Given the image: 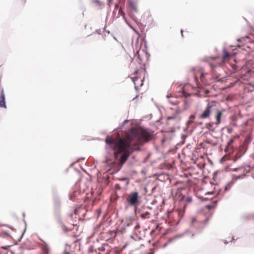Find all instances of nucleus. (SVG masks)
Returning <instances> with one entry per match:
<instances>
[{
	"instance_id": "1a4fd4ad",
	"label": "nucleus",
	"mask_w": 254,
	"mask_h": 254,
	"mask_svg": "<svg viewBox=\"0 0 254 254\" xmlns=\"http://www.w3.org/2000/svg\"><path fill=\"white\" fill-rule=\"evenodd\" d=\"M222 114H223L222 111L221 110H217L216 114L215 115V118L216 120L215 123H216V124L218 125V126L221 122V118L222 116Z\"/></svg>"
},
{
	"instance_id": "39448f33",
	"label": "nucleus",
	"mask_w": 254,
	"mask_h": 254,
	"mask_svg": "<svg viewBox=\"0 0 254 254\" xmlns=\"http://www.w3.org/2000/svg\"><path fill=\"white\" fill-rule=\"evenodd\" d=\"M238 42V46L239 47L246 46L247 48L251 49L254 43L252 42L251 39L249 36L242 37L241 38L237 40Z\"/></svg>"
},
{
	"instance_id": "f3484780",
	"label": "nucleus",
	"mask_w": 254,
	"mask_h": 254,
	"mask_svg": "<svg viewBox=\"0 0 254 254\" xmlns=\"http://www.w3.org/2000/svg\"><path fill=\"white\" fill-rule=\"evenodd\" d=\"M42 254H49V250L47 247H44L43 248Z\"/></svg>"
},
{
	"instance_id": "9b49d317",
	"label": "nucleus",
	"mask_w": 254,
	"mask_h": 254,
	"mask_svg": "<svg viewBox=\"0 0 254 254\" xmlns=\"http://www.w3.org/2000/svg\"><path fill=\"white\" fill-rule=\"evenodd\" d=\"M167 98L169 102L172 105H177L179 103V102L177 98L173 97L171 94L168 95Z\"/></svg>"
},
{
	"instance_id": "5701e85b",
	"label": "nucleus",
	"mask_w": 254,
	"mask_h": 254,
	"mask_svg": "<svg viewBox=\"0 0 254 254\" xmlns=\"http://www.w3.org/2000/svg\"><path fill=\"white\" fill-rule=\"evenodd\" d=\"M119 12H121V14H122L123 16H125V13H124V12H123V11H121V8H120V10H119Z\"/></svg>"
},
{
	"instance_id": "a211bd4d",
	"label": "nucleus",
	"mask_w": 254,
	"mask_h": 254,
	"mask_svg": "<svg viewBox=\"0 0 254 254\" xmlns=\"http://www.w3.org/2000/svg\"><path fill=\"white\" fill-rule=\"evenodd\" d=\"M134 223L135 224V225L134 226V229L135 230H137L140 228V225L135 220V222H134Z\"/></svg>"
},
{
	"instance_id": "6ab92c4d",
	"label": "nucleus",
	"mask_w": 254,
	"mask_h": 254,
	"mask_svg": "<svg viewBox=\"0 0 254 254\" xmlns=\"http://www.w3.org/2000/svg\"><path fill=\"white\" fill-rule=\"evenodd\" d=\"M186 201L188 203H190L192 201V198L190 196H188L186 199Z\"/></svg>"
},
{
	"instance_id": "f8f14e48",
	"label": "nucleus",
	"mask_w": 254,
	"mask_h": 254,
	"mask_svg": "<svg viewBox=\"0 0 254 254\" xmlns=\"http://www.w3.org/2000/svg\"><path fill=\"white\" fill-rule=\"evenodd\" d=\"M135 220L134 217L129 216L126 218L125 223L127 227H129L132 225L134 223V222H135Z\"/></svg>"
},
{
	"instance_id": "7ed1b4c3",
	"label": "nucleus",
	"mask_w": 254,
	"mask_h": 254,
	"mask_svg": "<svg viewBox=\"0 0 254 254\" xmlns=\"http://www.w3.org/2000/svg\"><path fill=\"white\" fill-rule=\"evenodd\" d=\"M140 196L137 191H131L128 193L126 198L127 204L129 206L137 207L140 203Z\"/></svg>"
},
{
	"instance_id": "ddd939ff",
	"label": "nucleus",
	"mask_w": 254,
	"mask_h": 254,
	"mask_svg": "<svg viewBox=\"0 0 254 254\" xmlns=\"http://www.w3.org/2000/svg\"><path fill=\"white\" fill-rule=\"evenodd\" d=\"M108 235L109 236H108V238L106 240L107 241H108L110 239L115 238L117 235V232L115 230L110 231L108 232Z\"/></svg>"
},
{
	"instance_id": "423d86ee",
	"label": "nucleus",
	"mask_w": 254,
	"mask_h": 254,
	"mask_svg": "<svg viewBox=\"0 0 254 254\" xmlns=\"http://www.w3.org/2000/svg\"><path fill=\"white\" fill-rule=\"evenodd\" d=\"M190 224L198 229L202 228L206 224L205 222L199 221L195 217L190 219Z\"/></svg>"
},
{
	"instance_id": "c85d7f7f",
	"label": "nucleus",
	"mask_w": 254,
	"mask_h": 254,
	"mask_svg": "<svg viewBox=\"0 0 254 254\" xmlns=\"http://www.w3.org/2000/svg\"><path fill=\"white\" fill-rule=\"evenodd\" d=\"M135 73H137V70H136V71H135Z\"/></svg>"
},
{
	"instance_id": "dca6fc26",
	"label": "nucleus",
	"mask_w": 254,
	"mask_h": 254,
	"mask_svg": "<svg viewBox=\"0 0 254 254\" xmlns=\"http://www.w3.org/2000/svg\"><path fill=\"white\" fill-rule=\"evenodd\" d=\"M70 246L68 245H66L65 246V252L64 254H71L68 252L69 250Z\"/></svg>"
},
{
	"instance_id": "4be33fe9",
	"label": "nucleus",
	"mask_w": 254,
	"mask_h": 254,
	"mask_svg": "<svg viewBox=\"0 0 254 254\" xmlns=\"http://www.w3.org/2000/svg\"><path fill=\"white\" fill-rule=\"evenodd\" d=\"M236 120H237V117L236 116H234L232 117V122L236 121Z\"/></svg>"
},
{
	"instance_id": "0eeeda50",
	"label": "nucleus",
	"mask_w": 254,
	"mask_h": 254,
	"mask_svg": "<svg viewBox=\"0 0 254 254\" xmlns=\"http://www.w3.org/2000/svg\"><path fill=\"white\" fill-rule=\"evenodd\" d=\"M144 78V77L142 78H139L137 76L133 77V82L134 83L135 88L137 90L139 89V88L143 85Z\"/></svg>"
},
{
	"instance_id": "b1692460",
	"label": "nucleus",
	"mask_w": 254,
	"mask_h": 254,
	"mask_svg": "<svg viewBox=\"0 0 254 254\" xmlns=\"http://www.w3.org/2000/svg\"><path fill=\"white\" fill-rule=\"evenodd\" d=\"M195 118V116L193 115H192L190 116V119H193Z\"/></svg>"
},
{
	"instance_id": "4468645a",
	"label": "nucleus",
	"mask_w": 254,
	"mask_h": 254,
	"mask_svg": "<svg viewBox=\"0 0 254 254\" xmlns=\"http://www.w3.org/2000/svg\"><path fill=\"white\" fill-rule=\"evenodd\" d=\"M150 213L149 212H145L141 215V218L145 219H149L150 218Z\"/></svg>"
},
{
	"instance_id": "393cba45",
	"label": "nucleus",
	"mask_w": 254,
	"mask_h": 254,
	"mask_svg": "<svg viewBox=\"0 0 254 254\" xmlns=\"http://www.w3.org/2000/svg\"><path fill=\"white\" fill-rule=\"evenodd\" d=\"M93 1L95 3H98V4L99 3V1L98 0H94Z\"/></svg>"
},
{
	"instance_id": "f257e3e1",
	"label": "nucleus",
	"mask_w": 254,
	"mask_h": 254,
	"mask_svg": "<svg viewBox=\"0 0 254 254\" xmlns=\"http://www.w3.org/2000/svg\"><path fill=\"white\" fill-rule=\"evenodd\" d=\"M153 133V131L149 129L133 127L124 138L116 139L107 136L105 141L114 150L115 159L121 167L133 151L140 150V145L152 139Z\"/></svg>"
},
{
	"instance_id": "2eb2a0df",
	"label": "nucleus",
	"mask_w": 254,
	"mask_h": 254,
	"mask_svg": "<svg viewBox=\"0 0 254 254\" xmlns=\"http://www.w3.org/2000/svg\"><path fill=\"white\" fill-rule=\"evenodd\" d=\"M234 139H235V137L232 138L231 139H230V140L228 142L227 146L226 148V149H228V148L229 147H230V146L234 143Z\"/></svg>"
},
{
	"instance_id": "6e6552de",
	"label": "nucleus",
	"mask_w": 254,
	"mask_h": 254,
	"mask_svg": "<svg viewBox=\"0 0 254 254\" xmlns=\"http://www.w3.org/2000/svg\"><path fill=\"white\" fill-rule=\"evenodd\" d=\"M218 125H216L215 122L207 123L205 125V127L211 132H215V129L218 127Z\"/></svg>"
},
{
	"instance_id": "aec40b11",
	"label": "nucleus",
	"mask_w": 254,
	"mask_h": 254,
	"mask_svg": "<svg viewBox=\"0 0 254 254\" xmlns=\"http://www.w3.org/2000/svg\"><path fill=\"white\" fill-rule=\"evenodd\" d=\"M176 118H177V116L176 115H174V116H173L168 117L167 118V120H172V119H175Z\"/></svg>"
},
{
	"instance_id": "a878e982",
	"label": "nucleus",
	"mask_w": 254,
	"mask_h": 254,
	"mask_svg": "<svg viewBox=\"0 0 254 254\" xmlns=\"http://www.w3.org/2000/svg\"><path fill=\"white\" fill-rule=\"evenodd\" d=\"M127 122H128V121L127 120H126V121H124V123L126 124V123H127Z\"/></svg>"
},
{
	"instance_id": "20e7f679",
	"label": "nucleus",
	"mask_w": 254,
	"mask_h": 254,
	"mask_svg": "<svg viewBox=\"0 0 254 254\" xmlns=\"http://www.w3.org/2000/svg\"><path fill=\"white\" fill-rule=\"evenodd\" d=\"M215 106V102H211L207 104L206 107L199 115V118L201 119H209L212 114L213 108Z\"/></svg>"
},
{
	"instance_id": "cd10ccee",
	"label": "nucleus",
	"mask_w": 254,
	"mask_h": 254,
	"mask_svg": "<svg viewBox=\"0 0 254 254\" xmlns=\"http://www.w3.org/2000/svg\"><path fill=\"white\" fill-rule=\"evenodd\" d=\"M253 177L254 178V172L253 173Z\"/></svg>"
},
{
	"instance_id": "f03ea898",
	"label": "nucleus",
	"mask_w": 254,
	"mask_h": 254,
	"mask_svg": "<svg viewBox=\"0 0 254 254\" xmlns=\"http://www.w3.org/2000/svg\"><path fill=\"white\" fill-rule=\"evenodd\" d=\"M231 57V55L229 54L228 52L226 50H224L223 51V60L221 61L219 60L218 58H214V61L212 62H209V64L211 68L212 76L213 77L218 80H220L219 79V75H215V68L218 67V66H221L222 64H223L225 61H228Z\"/></svg>"
},
{
	"instance_id": "412c9836",
	"label": "nucleus",
	"mask_w": 254,
	"mask_h": 254,
	"mask_svg": "<svg viewBox=\"0 0 254 254\" xmlns=\"http://www.w3.org/2000/svg\"><path fill=\"white\" fill-rule=\"evenodd\" d=\"M231 125H232V126H233V127H236V126H237V124H236V121L232 122V123H231Z\"/></svg>"
},
{
	"instance_id": "bb28decb",
	"label": "nucleus",
	"mask_w": 254,
	"mask_h": 254,
	"mask_svg": "<svg viewBox=\"0 0 254 254\" xmlns=\"http://www.w3.org/2000/svg\"><path fill=\"white\" fill-rule=\"evenodd\" d=\"M181 34H182V36H183V30H181Z\"/></svg>"
},
{
	"instance_id": "9d476101",
	"label": "nucleus",
	"mask_w": 254,
	"mask_h": 254,
	"mask_svg": "<svg viewBox=\"0 0 254 254\" xmlns=\"http://www.w3.org/2000/svg\"><path fill=\"white\" fill-rule=\"evenodd\" d=\"M0 107L6 108V106L5 102V96L3 89H2L1 91V94L0 96Z\"/></svg>"
}]
</instances>
